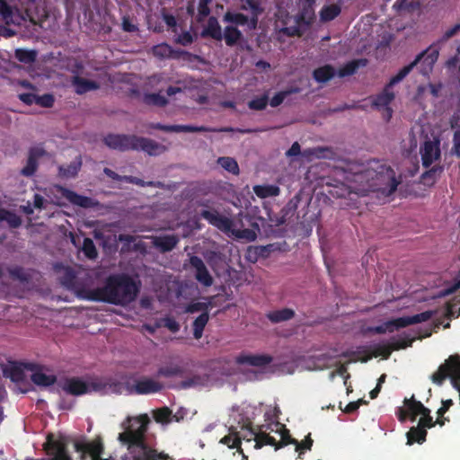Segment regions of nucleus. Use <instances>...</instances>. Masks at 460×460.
I'll return each mask as SVG.
<instances>
[{"label":"nucleus","instance_id":"f257e3e1","mask_svg":"<svg viewBox=\"0 0 460 460\" xmlns=\"http://www.w3.org/2000/svg\"><path fill=\"white\" fill-rule=\"evenodd\" d=\"M346 180L353 184L349 186L351 191L360 196L376 193L378 199L390 197L399 185L394 169L378 160L370 161L359 170L348 173Z\"/></svg>","mask_w":460,"mask_h":460},{"label":"nucleus","instance_id":"f03ea898","mask_svg":"<svg viewBox=\"0 0 460 460\" xmlns=\"http://www.w3.org/2000/svg\"><path fill=\"white\" fill-rule=\"evenodd\" d=\"M149 423L147 414L128 417L122 423L124 431L119 434L118 439L128 447V454L122 460H173L168 454L159 453L146 443Z\"/></svg>","mask_w":460,"mask_h":460},{"label":"nucleus","instance_id":"7ed1b4c3","mask_svg":"<svg viewBox=\"0 0 460 460\" xmlns=\"http://www.w3.org/2000/svg\"><path fill=\"white\" fill-rule=\"evenodd\" d=\"M138 292L139 287L129 275L116 273L108 276L102 287L84 290L83 297L90 301L126 305L137 298Z\"/></svg>","mask_w":460,"mask_h":460},{"label":"nucleus","instance_id":"20e7f679","mask_svg":"<svg viewBox=\"0 0 460 460\" xmlns=\"http://www.w3.org/2000/svg\"><path fill=\"white\" fill-rule=\"evenodd\" d=\"M435 312L431 310L424 311L422 313L411 315V316H402L392 320H388L384 323L369 327L367 331L376 334H384L386 332H394L402 328H405L411 324H416L423 322H427L432 318Z\"/></svg>","mask_w":460,"mask_h":460},{"label":"nucleus","instance_id":"39448f33","mask_svg":"<svg viewBox=\"0 0 460 460\" xmlns=\"http://www.w3.org/2000/svg\"><path fill=\"white\" fill-rule=\"evenodd\" d=\"M407 341H403L402 342H396L393 345L389 344H376L374 347V351L370 353L369 349L367 347H358L357 350L351 351L349 353V356H357L358 359L362 363H366L370 360L373 357L376 358L379 356L384 357L385 358H388L393 350H397L399 349H404L408 346H411L415 338H411L406 335Z\"/></svg>","mask_w":460,"mask_h":460},{"label":"nucleus","instance_id":"423d86ee","mask_svg":"<svg viewBox=\"0 0 460 460\" xmlns=\"http://www.w3.org/2000/svg\"><path fill=\"white\" fill-rule=\"evenodd\" d=\"M199 206L203 209L199 212V217L205 219L208 224L217 227L223 232H229L232 230L234 223L228 217L220 214V212L214 207V202L210 199H201L199 201Z\"/></svg>","mask_w":460,"mask_h":460},{"label":"nucleus","instance_id":"0eeeda50","mask_svg":"<svg viewBox=\"0 0 460 460\" xmlns=\"http://www.w3.org/2000/svg\"><path fill=\"white\" fill-rule=\"evenodd\" d=\"M74 448L79 454L80 460H111L102 458L104 446L100 438L87 440L80 438L74 440Z\"/></svg>","mask_w":460,"mask_h":460},{"label":"nucleus","instance_id":"6e6552de","mask_svg":"<svg viewBox=\"0 0 460 460\" xmlns=\"http://www.w3.org/2000/svg\"><path fill=\"white\" fill-rule=\"evenodd\" d=\"M61 389L67 394L80 396L91 392L102 391L105 385L101 382L87 383L80 377H68L59 384Z\"/></svg>","mask_w":460,"mask_h":460},{"label":"nucleus","instance_id":"1a4fd4ad","mask_svg":"<svg viewBox=\"0 0 460 460\" xmlns=\"http://www.w3.org/2000/svg\"><path fill=\"white\" fill-rule=\"evenodd\" d=\"M67 444L68 439L66 437L49 434L44 449L48 455L53 456L55 460H71L67 452Z\"/></svg>","mask_w":460,"mask_h":460},{"label":"nucleus","instance_id":"9d476101","mask_svg":"<svg viewBox=\"0 0 460 460\" xmlns=\"http://www.w3.org/2000/svg\"><path fill=\"white\" fill-rule=\"evenodd\" d=\"M263 426H260L254 428L251 422L242 427L243 432H247V435L243 436V439L247 441H251L253 439L255 441L254 447L259 449L264 446H274L275 449H277V440L267 434L262 429Z\"/></svg>","mask_w":460,"mask_h":460},{"label":"nucleus","instance_id":"9b49d317","mask_svg":"<svg viewBox=\"0 0 460 460\" xmlns=\"http://www.w3.org/2000/svg\"><path fill=\"white\" fill-rule=\"evenodd\" d=\"M439 46L434 42L429 48L416 56L414 60L419 59L418 65H420V74L428 76L433 71L434 65L438 61L439 56Z\"/></svg>","mask_w":460,"mask_h":460},{"label":"nucleus","instance_id":"f8f14e48","mask_svg":"<svg viewBox=\"0 0 460 460\" xmlns=\"http://www.w3.org/2000/svg\"><path fill=\"white\" fill-rule=\"evenodd\" d=\"M420 153L421 155L422 166L429 168L434 162L440 159V140L434 138L433 140H426L420 146Z\"/></svg>","mask_w":460,"mask_h":460},{"label":"nucleus","instance_id":"ddd939ff","mask_svg":"<svg viewBox=\"0 0 460 460\" xmlns=\"http://www.w3.org/2000/svg\"><path fill=\"white\" fill-rule=\"evenodd\" d=\"M135 139V135L108 134L103 141L111 149L128 151L136 148V146H134Z\"/></svg>","mask_w":460,"mask_h":460},{"label":"nucleus","instance_id":"4468645a","mask_svg":"<svg viewBox=\"0 0 460 460\" xmlns=\"http://www.w3.org/2000/svg\"><path fill=\"white\" fill-rule=\"evenodd\" d=\"M395 98L394 93L391 90V87H388L386 84L384 90L376 95L372 102V106L377 110L385 109V119L386 121H389L393 115V110L389 106L390 103Z\"/></svg>","mask_w":460,"mask_h":460},{"label":"nucleus","instance_id":"2eb2a0df","mask_svg":"<svg viewBox=\"0 0 460 460\" xmlns=\"http://www.w3.org/2000/svg\"><path fill=\"white\" fill-rule=\"evenodd\" d=\"M190 264L195 270V279L203 287L208 288L213 284V277L209 273L204 261L197 255L190 258Z\"/></svg>","mask_w":460,"mask_h":460},{"label":"nucleus","instance_id":"dca6fc26","mask_svg":"<svg viewBox=\"0 0 460 460\" xmlns=\"http://www.w3.org/2000/svg\"><path fill=\"white\" fill-rule=\"evenodd\" d=\"M164 385L162 383L149 377H143L137 380L130 388V394H150L162 391Z\"/></svg>","mask_w":460,"mask_h":460},{"label":"nucleus","instance_id":"f3484780","mask_svg":"<svg viewBox=\"0 0 460 460\" xmlns=\"http://www.w3.org/2000/svg\"><path fill=\"white\" fill-rule=\"evenodd\" d=\"M24 368L32 371L31 376V381L39 386H49L56 383L57 376L55 375H47L41 371L40 367L33 363H25Z\"/></svg>","mask_w":460,"mask_h":460},{"label":"nucleus","instance_id":"a211bd4d","mask_svg":"<svg viewBox=\"0 0 460 460\" xmlns=\"http://www.w3.org/2000/svg\"><path fill=\"white\" fill-rule=\"evenodd\" d=\"M134 146H136V148H133V150H142L149 155H158L166 151V147L164 146L153 139L143 137L136 136Z\"/></svg>","mask_w":460,"mask_h":460},{"label":"nucleus","instance_id":"6ab92c4d","mask_svg":"<svg viewBox=\"0 0 460 460\" xmlns=\"http://www.w3.org/2000/svg\"><path fill=\"white\" fill-rule=\"evenodd\" d=\"M240 9L242 11H250L251 13V27L257 28L259 17L264 13L260 0H240Z\"/></svg>","mask_w":460,"mask_h":460},{"label":"nucleus","instance_id":"aec40b11","mask_svg":"<svg viewBox=\"0 0 460 460\" xmlns=\"http://www.w3.org/2000/svg\"><path fill=\"white\" fill-rule=\"evenodd\" d=\"M59 190L63 195L64 198H66L70 203L73 205L84 208H90L94 207L95 202L94 200L86 196L80 195L73 190H70L68 189H66L64 187H59Z\"/></svg>","mask_w":460,"mask_h":460},{"label":"nucleus","instance_id":"412c9836","mask_svg":"<svg viewBox=\"0 0 460 460\" xmlns=\"http://www.w3.org/2000/svg\"><path fill=\"white\" fill-rule=\"evenodd\" d=\"M272 357L266 354L261 355H240L236 358V363L240 365H250L253 367H264L271 363Z\"/></svg>","mask_w":460,"mask_h":460},{"label":"nucleus","instance_id":"4be33fe9","mask_svg":"<svg viewBox=\"0 0 460 460\" xmlns=\"http://www.w3.org/2000/svg\"><path fill=\"white\" fill-rule=\"evenodd\" d=\"M180 239L176 234H164L154 238L153 244L162 252H168L173 250Z\"/></svg>","mask_w":460,"mask_h":460},{"label":"nucleus","instance_id":"5701e85b","mask_svg":"<svg viewBox=\"0 0 460 460\" xmlns=\"http://www.w3.org/2000/svg\"><path fill=\"white\" fill-rule=\"evenodd\" d=\"M201 38H211L220 41L223 39L221 26L215 16H210L208 20L207 26L200 32Z\"/></svg>","mask_w":460,"mask_h":460},{"label":"nucleus","instance_id":"b1692460","mask_svg":"<svg viewBox=\"0 0 460 460\" xmlns=\"http://www.w3.org/2000/svg\"><path fill=\"white\" fill-rule=\"evenodd\" d=\"M72 85L75 87V92L77 94H84L90 91L99 89L100 85L97 82L83 78L79 75L73 76Z\"/></svg>","mask_w":460,"mask_h":460},{"label":"nucleus","instance_id":"393cba45","mask_svg":"<svg viewBox=\"0 0 460 460\" xmlns=\"http://www.w3.org/2000/svg\"><path fill=\"white\" fill-rule=\"evenodd\" d=\"M223 22L234 24L235 26L247 25L250 31L256 29L251 27V16H248L243 13L227 11L223 16Z\"/></svg>","mask_w":460,"mask_h":460},{"label":"nucleus","instance_id":"a878e982","mask_svg":"<svg viewBox=\"0 0 460 460\" xmlns=\"http://www.w3.org/2000/svg\"><path fill=\"white\" fill-rule=\"evenodd\" d=\"M222 34L223 39L228 47L235 46L240 40L243 39L242 31L236 26L233 25L226 26Z\"/></svg>","mask_w":460,"mask_h":460},{"label":"nucleus","instance_id":"bb28decb","mask_svg":"<svg viewBox=\"0 0 460 460\" xmlns=\"http://www.w3.org/2000/svg\"><path fill=\"white\" fill-rule=\"evenodd\" d=\"M149 128L152 129H159L165 132H191L193 133L194 130H197V128H194L192 125H164L162 123H150L148 125Z\"/></svg>","mask_w":460,"mask_h":460},{"label":"nucleus","instance_id":"cd10ccee","mask_svg":"<svg viewBox=\"0 0 460 460\" xmlns=\"http://www.w3.org/2000/svg\"><path fill=\"white\" fill-rule=\"evenodd\" d=\"M367 63L366 58L354 59L346 63L338 71L340 77H345L354 75L360 66H365Z\"/></svg>","mask_w":460,"mask_h":460},{"label":"nucleus","instance_id":"c85d7f7f","mask_svg":"<svg viewBox=\"0 0 460 460\" xmlns=\"http://www.w3.org/2000/svg\"><path fill=\"white\" fill-rule=\"evenodd\" d=\"M244 435H247V432L241 435L239 432L231 430L230 433L222 438L219 442L227 446L228 448H237L240 453H243L241 441L243 439Z\"/></svg>","mask_w":460,"mask_h":460},{"label":"nucleus","instance_id":"c756f323","mask_svg":"<svg viewBox=\"0 0 460 460\" xmlns=\"http://www.w3.org/2000/svg\"><path fill=\"white\" fill-rule=\"evenodd\" d=\"M335 75V69L331 65H325L314 70L313 76L318 83H326Z\"/></svg>","mask_w":460,"mask_h":460},{"label":"nucleus","instance_id":"7c9ffc66","mask_svg":"<svg viewBox=\"0 0 460 460\" xmlns=\"http://www.w3.org/2000/svg\"><path fill=\"white\" fill-rule=\"evenodd\" d=\"M295 316V311L290 308H283L270 312L267 318L274 323L285 322L292 319Z\"/></svg>","mask_w":460,"mask_h":460},{"label":"nucleus","instance_id":"2f4dec72","mask_svg":"<svg viewBox=\"0 0 460 460\" xmlns=\"http://www.w3.org/2000/svg\"><path fill=\"white\" fill-rule=\"evenodd\" d=\"M209 320V314L208 312L201 313L193 322V336L196 340H199L203 335V331L208 324Z\"/></svg>","mask_w":460,"mask_h":460},{"label":"nucleus","instance_id":"473e14b6","mask_svg":"<svg viewBox=\"0 0 460 460\" xmlns=\"http://www.w3.org/2000/svg\"><path fill=\"white\" fill-rule=\"evenodd\" d=\"M82 166L81 158L78 157L76 161L72 162L66 166H59L58 175L62 178H74L77 175Z\"/></svg>","mask_w":460,"mask_h":460},{"label":"nucleus","instance_id":"72a5a7b5","mask_svg":"<svg viewBox=\"0 0 460 460\" xmlns=\"http://www.w3.org/2000/svg\"><path fill=\"white\" fill-rule=\"evenodd\" d=\"M427 430L419 426L411 427L407 432V444L412 445L413 443L422 444L426 440Z\"/></svg>","mask_w":460,"mask_h":460},{"label":"nucleus","instance_id":"f704fd0d","mask_svg":"<svg viewBox=\"0 0 460 460\" xmlns=\"http://www.w3.org/2000/svg\"><path fill=\"white\" fill-rule=\"evenodd\" d=\"M418 60L419 59L411 61L410 64L400 69L395 75L392 76L387 84L388 87L392 88L394 85L402 81L412 71V69L418 66Z\"/></svg>","mask_w":460,"mask_h":460},{"label":"nucleus","instance_id":"c9c22d12","mask_svg":"<svg viewBox=\"0 0 460 460\" xmlns=\"http://www.w3.org/2000/svg\"><path fill=\"white\" fill-rule=\"evenodd\" d=\"M418 60L419 59L411 61L410 64L400 69L395 75L392 76L387 84L388 87L392 88L394 85L402 81L412 71V69L418 66Z\"/></svg>","mask_w":460,"mask_h":460},{"label":"nucleus","instance_id":"e433bc0d","mask_svg":"<svg viewBox=\"0 0 460 460\" xmlns=\"http://www.w3.org/2000/svg\"><path fill=\"white\" fill-rule=\"evenodd\" d=\"M155 422L167 425L172 421V411L166 406L153 411Z\"/></svg>","mask_w":460,"mask_h":460},{"label":"nucleus","instance_id":"4c0bfd02","mask_svg":"<svg viewBox=\"0 0 460 460\" xmlns=\"http://www.w3.org/2000/svg\"><path fill=\"white\" fill-rule=\"evenodd\" d=\"M444 171V167L441 165H435L429 170L426 171L421 175V180L426 185H433L437 180L440 177Z\"/></svg>","mask_w":460,"mask_h":460},{"label":"nucleus","instance_id":"58836bf2","mask_svg":"<svg viewBox=\"0 0 460 460\" xmlns=\"http://www.w3.org/2000/svg\"><path fill=\"white\" fill-rule=\"evenodd\" d=\"M341 9L338 4L324 5L320 12L322 22H330L334 20L341 13Z\"/></svg>","mask_w":460,"mask_h":460},{"label":"nucleus","instance_id":"ea45409f","mask_svg":"<svg viewBox=\"0 0 460 460\" xmlns=\"http://www.w3.org/2000/svg\"><path fill=\"white\" fill-rule=\"evenodd\" d=\"M212 307V297H208L207 302H192L186 305L184 312L188 314H194L198 312H208Z\"/></svg>","mask_w":460,"mask_h":460},{"label":"nucleus","instance_id":"a19ab883","mask_svg":"<svg viewBox=\"0 0 460 460\" xmlns=\"http://www.w3.org/2000/svg\"><path fill=\"white\" fill-rule=\"evenodd\" d=\"M184 374V369L181 366L178 365H168L164 367H161L157 370L158 376L164 377H172V376H182Z\"/></svg>","mask_w":460,"mask_h":460},{"label":"nucleus","instance_id":"79ce46f5","mask_svg":"<svg viewBox=\"0 0 460 460\" xmlns=\"http://www.w3.org/2000/svg\"><path fill=\"white\" fill-rule=\"evenodd\" d=\"M217 164H219L222 168H224L228 172L233 173L234 175H238L240 172L239 165L236 160L233 157L229 156H222L217 159Z\"/></svg>","mask_w":460,"mask_h":460},{"label":"nucleus","instance_id":"37998d69","mask_svg":"<svg viewBox=\"0 0 460 460\" xmlns=\"http://www.w3.org/2000/svg\"><path fill=\"white\" fill-rule=\"evenodd\" d=\"M253 191L259 198L264 199L279 195V189L275 185H256Z\"/></svg>","mask_w":460,"mask_h":460},{"label":"nucleus","instance_id":"c03bdc74","mask_svg":"<svg viewBox=\"0 0 460 460\" xmlns=\"http://www.w3.org/2000/svg\"><path fill=\"white\" fill-rule=\"evenodd\" d=\"M0 16L5 24H14L15 14L5 0H0Z\"/></svg>","mask_w":460,"mask_h":460},{"label":"nucleus","instance_id":"a18cd8bd","mask_svg":"<svg viewBox=\"0 0 460 460\" xmlns=\"http://www.w3.org/2000/svg\"><path fill=\"white\" fill-rule=\"evenodd\" d=\"M299 92L300 88L298 87H290L287 90L280 91L270 99V105L274 108L278 107L284 102L286 97L293 93H298Z\"/></svg>","mask_w":460,"mask_h":460},{"label":"nucleus","instance_id":"49530a36","mask_svg":"<svg viewBox=\"0 0 460 460\" xmlns=\"http://www.w3.org/2000/svg\"><path fill=\"white\" fill-rule=\"evenodd\" d=\"M194 132H240V133H251L253 132L252 129H241V128H234L232 127H223V128H208L205 126H193Z\"/></svg>","mask_w":460,"mask_h":460},{"label":"nucleus","instance_id":"de8ad7c7","mask_svg":"<svg viewBox=\"0 0 460 460\" xmlns=\"http://www.w3.org/2000/svg\"><path fill=\"white\" fill-rule=\"evenodd\" d=\"M144 102L147 105L164 107L168 103V100L159 93H153L145 94Z\"/></svg>","mask_w":460,"mask_h":460},{"label":"nucleus","instance_id":"09e8293b","mask_svg":"<svg viewBox=\"0 0 460 460\" xmlns=\"http://www.w3.org/2000/svg\"><path fill=\"white\" fill-rule=\"evenodd\" d=\"M4 376L13 382H21L25 378L23 368L21 366L14 365L4 371Z\"/></svg>","mask_w":460,"mask_h":460},{"label":"nucleus","instance_id":"8fccbe9b","mask_svg":"<svg viewBox=\"0 0 460 460\" xmlns=\"http://www.w3.org/2000/svg\"><path fill=\"white\" fill-rule=\"evenodd\" d=\"M14 56L20 62L31 64L36 60L37 52L35 50L17 49Z\"/></svg>","mask_w":460,"mask_h":460},{"label":"nucleus","instance_id":"3c124183","mask_svg":"<svg viewBox=\"0 0 460 460\" xmlns=\"http://www.w3.org/2000/svg\"><path fill=\"white\" fill-rule=\"evenodd\" d=\"M155 325L158 328L164 326L173 333L178 332L181 328L179 323L172 316L161 318L156 322Z\"/></svg>","mask_w":460,"mask_h":460},{"label":"nucleus","instance_id":"603ef678","mask_svg":"<svg viewBox=\"0 0 460 460\" xmlns=\"http://www.w3.org/2000/svg\"><path fill=\"white\" fill-rule=\"evenodd\" d=\"M422 403L420 401H417L412 395L411 398H405L403 401L404 406L407 408L411 420L412 421L415 420L416 417L420 414V410L417 404Z\"/></svg>","mask_w":460,"mask_h":460},{"label":"nucleus","instance_id":"864d4df0","mask_svg":"<svg viewBox=\"0 0 460 460\" xmlns=\"http://www.w3.org/2000/svg\"><path fill=\"white\" fill-rule=\"evenodd\" d=\"M10 277L21 282H29L31 276L21 266H15L8 269Z\"/></svg>","mask_w":460,"mask_h":460},{"label":"nucleus","instance_id":"5fc2aeb1","mask_svg":"<svg viewBox=\"0 0 460 460\" xmlns=\"http://www.w3.org/2000/svg\"><path fill=\"white\" fill-rule=\"evenodd\" d=\"M152 53L160 59L169 58L172 55V47L167 43L158 44L153 47Z\"/></svg>","mask_w":460,"mask_h":460},{"label":"nucleus","instance_id":"6e6d98bb","mask_svg":"<svg viewBox=\"0 0 460 460\" xmlns=\"http://www.w3.org/2000/svg\"><path fill=\"white\" fill-rule=\"evenodd\" d=\"M269 102V97L267 94H263L260 97L254 98L248 102V107L253 111L264 110Z\"/></svg>","mask_w":460,"mask_h":460},{"label":"nucleus","instance_id":"4d7b16f0","mask_svg":"<svg viewBox=\"0 0 460 460\" xmlns=\"http://www.w3.org/2000/svg\"><path fill=\"white\" fill-rule=\"evenodd\" d=\"M83 252L89 259H95L98 255L96 247L91 238H84L83 243Z\"/></svg>","mask_w":460,"mask_h":460},{"label":"nucleus","instance_id":"13d9d810","mask_svg":"<svg viewBox=\"0 0 460 460\" xmlns=\"http://www.w3.org/2000/svg\"><path fill=\"white\" fill-rule=\"evenodd\" d=\"M126 181H128V182H131V183H135L138 186H141V187H155V188H163L164 187V183L161 182V181H146L144 180H141V179H137V178H135V177H132V176H129V177H125Z\"/></svg>","mask_w":460,"mask_h":460},{"label":"nucleus","instance_id":"bf43d9fd","mask_svg":"<svg viewBox=\"0 0 460 460\" xmlns=\"http://www.w3.org/2000/svg\"><path fill=\"white\" fill-rule=\"evenodd\" d=\"M4 221H6L7 224L13 228H17L22 225L21 217L9 210H5L4 214Z\"/></svg>","mask_w":460,"mask_h":460},{"label":"nucleus","instance_id":"052dcab7","mask_svg":"<svg viewBox=\"0 0 460 460\" xmlns=\"http://www.w3.org/2000/svg\"><path fill=\"white\" fill-rule=\"evenodd\" d=\"M234 193L232 184L225 182L224 184L217 188V194H218L223 199H229Z\"/></svg>","mask_w":460,"mask_h":460},{"label":"nucleus","instance_id":"680f3d73","mask_svg":"<svg viewBox=\"0 0 460 460\" xmlns=\"http://www.w3.org/2000/svg\"><path fill=\"white\" fill-rule=\"evenodd\" d=\"M38 168V161L34 157H28L26 165L22 169V174L27 177L32 176Z\"/></svg>","mask_w":460,"mask_h":460},{"label":"nucleus","instance_id":"e2e57ef3","mask_svg":"<svg viewBox=\"0 0 460 460\" xmlns=\"http://www.w3.org/2000/svg\"><path fill=\"white\" fill-rule=\"evenodd\" d=\"M296 209V205L288 203L285 208H283L281 209V211H280L281 216L277 220L276 225L277 226H280V225L285 224L286 220H287V217L289 215V213H291L293 215L295 213Z\"/></svg>","mask_w":460,"mask_h":460},{"label":"nucleus","instance_id":"0e129e2a","mask_svg":"<svg viewBox=\"0 0 460 460\" xmlns=\"http://www.w3.org/2000/svg\"><path fill=\"white\" fill-rule=\"evenodd\" d=\"M459 31H460V23H457L455 26H453L452 28L447 30L444 32V34L442 35V37L439 40H438L435 43H437V45H440V44L447 41L450 38L455 36Z\"/></svg>","mask_w":460,"mask_h":460},{"label":"nucleus","instance_id":"69168bd1","mask_svg":"<svg viewBox=\"0 0 460 460\" xmlns=\"http://www.w3.org/2000/svg\"><path fill=\"white\" fill-rule=\"evenodd\" d=\"M54 96L50 93L37 95V104L44 108H51L54 104Z\"/></svg>","mask_w":460,"mask_h":460},{"label":"nucleus","instance_id":"338daca9","mask_svg":"<svg viewBox=\"0 0 460 460\" xmlns=\"http://www.w3.org/2000/svg\"><path fill=\"white\" fill-rule=\"evenodd\" d=\"M296 443V439L293 438L289 434V431L286 429L281 433V439L279 442H277V449L281 448L287 445Z\"/></svg>","mask_w":460,"mask_h":460},{"label":"nucleus","instance_id":"774afa93","mask_svg":"<svg viewBox=\"0 0 460 460\" xmlns=\"http://www.w3.org/2000/svg\"><path fill=\"white\" fill-rule=\"evenodd\" d=\"M176 43L182 46H189L194 41V37L190 31H184L178 36Z\"/></svg>","mask_w":460,"mask_h":460}]
</instances>
